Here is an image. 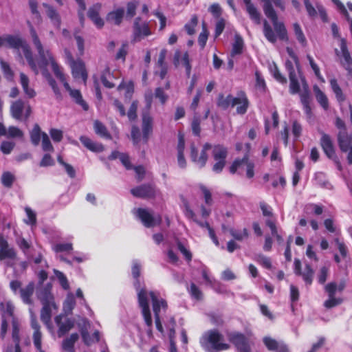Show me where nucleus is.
<instances>
[{
  "label": "nucleus",
  "mask_w": 352,
  "mask_h": 352,
  "mask_svg": "<svg viewBox=\"0 0 352 352\" xmlns=\"http://www.w3.org/2000/svg\"><path fill=\"white\" fill-rule=\"evenodd\" d=\"M132 274L134 278L138 279L140 274V264L138 261H134L132 267ZM136 291L138 292V302L142 309V314L144 317V322L147 327H151L153 320L151 318V311L148 305L150 300L152 301L153 310L155 315V325L157 329L163 332V327L161 323V315L165 312L167 304L162 298H158L156 294L153 292H148L144 287L141 288L138 280L134 283Z\"/></svg>",
  "instance_id": "nucleus-1"
},
{
  "label": "nucleus",
  "mask_w": 352,
  "mask_h": 352,
  "mask_svg": "<svg viewBox=\"0 0 352 352\" xmlns=\"http://www.w3.org/2000/svg\"><path fill=\"white\" fill-rule=\"evenodd\" d=\"M28 25L30 29L32 42L38 54V63H36L38 67V73L39 72V70H41L42 74L47 79L48 83L51 86L55 95L57 96V98H60L61 95L57 84L56 81L51 77L47 69V67L50 64L51 65L52 69H53L52 63L56 62L55 61L50 50L44 49L32 24L30 21H28Z\"/></svg>",
  "instance_id": "nucleus-2"
},
{
  "label": "nucleus",
  "mask_w": 352,
  "mask_h": 352,
  "mask_svg": "<svg viewBox=\"0 0 352 352\" xmlns=\"http://www.w3.org/2000/svg\"><path fill=\"white\" fill-rule=\"evenodd\" d=\"M3 47L16 50L21 48L30 67L35 74H38V67L33 58L31 50L20 36L11 34L3 35Z\"/></svg>",
  "instance_id": "nucleus-3"
},
{
  "label": "nucleus",
  "mask_w": 352,
  "mask_h": 352,
  "mask_svg": "<svg viewBox=\"0 0 352 352\" xmlns=\"http://www.w3.org/2000/svg\"><path fill=\"white\" fill-rule=\"evenodd\" d=\"M201 346L207 351L212 350H227L229 344L224 342L223 336L217 330L212 329L205 332L200 338Z\"/></svg>",
  "instance_id": "nucleus-4"
},
{
  "label": "nucleus",
  "mask_w": 352,
  "mask_h": 352,
  "mask_svg": "<svg viewBox=\"0 0 352 352\" xmlns=\"http://www.w3.org/2000/svg\"><path fill=\"white\" fill-rule=\"evenodd\" d=\"M243 103V106H238L236 107V112L239 114H245L249 106V101L243 91L238 93L236 97L231 95L223 96H219L218 98L217 104L219 107L223 109H228L229 107H234V104Z\"/></svg>",
  "instance_id": "nucleus-5"
},
{
  "label": "nucleus",
  "mask_w": 352,
  "mask_h": 352,
  "mask_svg": "<svg viewBox=\"0 0 352 352\" xmlns=\"http://www.w3.org/2000/svg\"><path fill=\"white\" fill-rule=\"evenodd\" d=\"M53 63V72L57 78L63 82L64 87L69 92V96L75 101V102L82 107L84 110L88 109V104L82 99L80 91L78 89H73L70 87L69 85L66 80L65 76L62 71L61 67L56 63Z\"/></svg>",
  "instance_id": "nucleus-6"
},
{
  "label": "nucleus",
  "mask_w": 352,
  "mask_h": 352,
  "mask_svg": "<svg viewBox=\"0 0 352 352\" xmlns=\"http://www.w3.org/2000/svg\"><path fill=\"white\" fill-rule=\"evenodd\" d=\"M263 4V11L267 18H269L274 25L276 32L279 37L284 39L286 36V30L284 25L278 22L277 14L273 8L271 0H261Z\"/></svg>",
  "instance_id": "nucleus-7"
},
{
  "label": "nucleus",
  "mask_w": 352,
  "mask_h": 352,
  "mask_svg": "<svg viewBox=\"0 0 352 352\" xmlns=\"http://www.w3.org/2000/svg\"><path fill=\"white\" fill-rule=\"evenodd\" d=\"M133 214L142 221L144 226L147 228L156 226L162 221L161 217L159 214H154L147 209H134Z\"/></svg>",
  "instance_id": "nucleus-8"
},
{
  "label": "nucleus",
  "mask_w": 352,
  "mask_h": 352,
  "mask_svg": "<svg viewBox=\"0 0 352 352\" xmlns=\"http://www.w3.org/2000/svg\"><path fill=\"white\" fill-rule=\"evenodd\" d=\"M152 34L148 23L142 21L140 17L135 19L133 25V38L132 41L139 42L144 38Z\"/></svg>",
  "instance_id": "nucleus-9"
},
{
  "label": "nucleus",
  "mask_w": 352,
  "mask_h": 352,
  "mask_svg": "<svg viewBox=\"0 0 352 352\" xmlns=\"http://www.w3.org/2000/svg\"><path fill=\"white\" fill-rule=\"evenodd\" d=\"M212 148V145L206 143L200 151H198L192 144L190 146V159L191 161L199 168L205 166L208 158V151Z\"/></svg>",
  "instance_id": "nucleus-10"
},
{
  "label": "nucleus",
  "mask_w": 352,
  "mask_h": 352,
  "mask_svg": "<svg viewBox=\"0 0 352 352\" xmlns=\"http://www.w3.org/2000/svg\"><path fill=\"white\" fill-rule=\"evenodd\" d=\"M212 148V157L215 161L212 166V170L219 173L226 165V159L228 155V149L223 145H214Z\"/></svg>",
  "instance_id": "nucleus-11"
},
{
  "label": "nucleus",
  "mask_w": 352,
  "mask_h": 352,
  "mask_svg": "<svg viewBox=\"0 0 352 352\" xmlns=\"http://www.w3.org/2000/svg\"><path fill=\"white\" fill-rule=\"evenodd\" d=\"M21 329V323L20 320L17 317H13L11 320V334L14 345L8 346L6 352H21L20 346Z\"/></svg>",
  "instance_id": "nucleus-12"
},
{
  "label": "nucleus",
  "mask_w": 352,
  "mask_h": 352,
  "mask_svg": "<svg viewBox=\"0 0 352 352\" xmlns=\"http://www.w3.org/2000/svg\"><path fill=\"white\" fill-rule=\"evenodd\" d=\"M243 168H245L248 178L251 179L254 176V163L249 160L248 155H245L242 159L235 160L230 167V171L234 174L238 170Z\"/></svg>",
  "instance_id": "nucleus-13"
},
{
  "label": "nucleus",
  "mask_w": 352,
  "mask_h": 352,
  "mask_svg": "<svg viewBox=\"0 0 352 352\" xmlns=\"http://www.w3.org/2000/svg\"><path fill=\"white\" fill-rule=\"evenodd\" d=\"M30 326L33 329L32 340L33 343L38 352H45L42 349V333L41 327L36 320V315L32 309H30Z\"/></svg>",
  "instance_id": "nucleus-14"
},
{
  "label": "nucleus",
  "mask_w": 352,
  "mask_h": 352,
  "mask_svg": "<svg viewBox=\"0 0 352 352\" xmlns=\"http://www.w3.org/2000/svg\"><path fill=\"white\" fill-rule=\"evenodd\" d=\"M340 51L336 49L335 52L338 56L340 57V63L349 72H352V58L348 50L346 41L344 38L340 39Z\"/></svg>",
  "instance_id": "nucleus-15"
},
{
  "label": "nucleus",
  "mask_w": 352,
  "mask_h": 352,
  "mask_svg": "<svg viewBox=\"0 0 352 352\" xmlns=\"http://www.w3.org/2000/svg\"><path fill=\"white\" fill-rule=\"evenodd\" d=\"M228 338L240 352H250V343L243 334L233 332L228 335Z\"/></svg>",
  "instance_id": "nucleus-16"
},
{
  "label": "nucleus",
  "mask_w": 352,
  "mask_h": 352,
  "mask_svg": "<svg viewBox=\"0 0 352 352\" xmlns=\"http://www.w3.org/2000/svg\"><path fill=\"white\" fill-rule=\"evenodd\" d=\"M338 140L340 149L349 153L347 160L349 164H352V137L348 136L344 131H340Z\"/></svg>",
  "instance_id": "nucleus-17"
},
{
  "label": "nucleus",
  "mask_w": 352,
  "mask_h": 352,
  "mask_svg": "<svg viewBox=\"0 0 352 352\" xmlns=\"http://www.w3.org/2000/svg\"><path fill=\"white\" fill-rule=\"evenodd\" d=\"M294 272L298 276H301L308 285L312 283L314 270L309 265H306L303 272L301 271V263L299 259L294 260Z\"/></svg>",
  "instance_id": "nucleus-18"
},
{
  "label": "nucleus",
  "mask_w": 352,
  "mask_h": 352,
  "mask_svg": "<svg viewBox=\"0 0 352 352\" xmlns=\"http://www.w3.org/2000/svg\"><path fill=\"white\" fill-rule=\"evenodd\" d=\"M54 321L58 327V335L59 337L63 336L74 327V322L60 314L55 317Z\"/></svg>",
  "instance_id": "nucleus-19"
},
{
  "label": "nucleus",
  "mask_w": 352,
  "mask_h": 352,
  "mask_svg": "<svg viewBox=\"0 0 352 352\" xmlns=\"http://www.w3.org/2000/svg\"><path fill=\"white\" fill-rule=\"evenodd\" d=\"M69 66L73 77L76 79L82 78L85 83L87 79V73L84 62L80 59H78L76 61L72 62V64Z\"/></svg>",
  "instance_id": "nucleus-20"
},
{
  "label": "nucleus",
  "mask_w": 352,
  "mask_h": 352,
  "mask_svg": "<svg viewBox=\"0 0 352 352\" xmlns=\"http://www.w3.org/2000/svg\"><path fill=\"white\" fill-rule=\"evenodd\" d=\"M16 253L13 248L9 246L6 239L2 234H0V261L6 258L14 259Z\"/></svg>",
  "instance_id": "nucleus-21"
},
{
  "label": "nucleus",
  "mask_w": 352,
  "mask_h": 352,
  "mask_svg": "<svg viewBox=\"0 0 352 352\" xmlns=\"http://www.w3.org/2000/svg\"><path fill=\"white\" fill-rule=\"evenodd\" d=\"M52 285L47 284L46 286H39L36 291L38 298L42 304H56L54 302V296L51 293Z\"/></svg>",
  "instance_id": "nucleus-22"
},
{
  "label": "nucleus",
  "mask_w": 352,
  "mask_h": 352,
  "mask_svg": "<svg viewBox=\"0 0 352 352\" xmlns=\"http://www.w3.org/2000/svg\"><path fill=\"white\" fill-rule=\"evenodd\" d=\"M263 341L265 346L270 351H276L277 352H289L288 347L282 341H277L270 336L264 337Z\"/></svg>",
  "instance_id": "nucleus-23"
},
{
  "label": "nucleus",
  "mask_w": 352,
  "mask_h": 352,
  "mask_svg": "<svg viewBox=\"0 0 352 352\" xmlns=\"http://www.w3.org/2000/svg\"><path fill=\"white\" fill-rule=\"evenodd\" d=\"M131 194L140 198H150L155 195V189L151 185H142L131 190Z\"/></svg>",
  "instance_id": "nucleus-24"
},
{
  "label": "nucleus",
  "mask_w": 352,
  "mask_h": 352,
  "mask_svg": "<svg viewBox=\"0 0 352 352\" xmlns=\"http://www.w3.org/2000/svg\"><path fill=\"white\" fill-rule=\"evenodd\" d=\"M173 62L175 66H177L179 64H182L186 68L187 76H190L191 72V65L190 63L189 56L188 52H185L184 53V54L182 55L180 51H175L174 54Z\"/></svg>",
  "instance_id": "nucleus-25"
},
{
  "label": "nucleus",
  "mask_w": 352,
  "mask_h": 352,
  "mask_svg": "<svg viewBox=\"0 0 352 352\" xmlns=\"http://www.w3.org/2000/svg\"><path fill=\"white\" fill-rule=\"evenodd\" d=\"M320 144L324 152L329 158L334 159L336 157L333 144L329 135L324 133H322Z\"/></svg>",
  "instance_id": "nucleus-26"
},
{
  "label": "nucleus",
  "mask_w": 352,
  "mask_h": 352,
  "mask_svg": "<svg viewBox=\"0 0 352 352\" xmlns=\"http://www.w3.org/2000/svg\"><path fill=\"white\" fill-rule=\"evenodd\" d=\"M43 307L41 311V320L47 327L49 329L52 328L51 316L52 309H56V304H42Z\"/></svg>",
  "instance_id": "nucleus-27"
},
{
  "label": "nucleus",
  "mask_w": 352,
  "mask_h": 352,
  "mask_svg": "<svg viewBox=\"0 0 352 352\" xmlns=\"http://www.w3.org/2000/svg\"><path fill=\"white\" fill-rule=\"evenodd\" d=\"M185 148V141L184 135L179 133L178 135V144L177 146V163L180 168H184L186 166V161L184 158V151Z\"/></svg>",
  "instance_id": "nucleus-28"
},
{
  "label": "nucleus",
  "mask_w": 352,
  "mask_h": 352,
  "mask_svg": "<svg viewBox=\"0 0 352 352\" xmlns=\"http://www.w3.org/2000/svg\"><path fill=\"white\" fill-rule=\"evenodd\" d=\"M34 291V284L33 282L29 283L25 287L19 291L20 298L22 301L27 305H32V296Z\"/></svg>",
  "instance_id": "nucleus-29"
},
{
  "label": "nucleus",
  "mask_w": 352,
  "mask_h": 352,
  "mask_svg": "<svg viewBox=\"0 0 352 352\" xmlns=\"http://www.w3.org/2000/svg\"><path fill=\"white\" fill-rule=\"evenodd\" d=\"M100 8V4H96L91 7L88 11V16L98 28H101L104 25V21L98 14Z\"/></svg>",
  "instance_id": "nucleus-30"
},
{
  "label": "nucleus",
  "mask_w": 352,
  "mask_h": 352,
  "mask_svg": "<svg viewBox=\"0 0 352 352\" xmlns=\"http://www.w3.org/2000/svg\"><path fill=\"white\" fill-rule=\"evenodd\" d=\"M15 307L13 302L10 300H5L0 302V311L2 315V318H5V317L10 316L13 318V317H16L14 315Z\"/></svg>",
  "instance_id": "nucleus-31"
},
{
  "label": "nucleus",
  "mask_w": 352,
  "mask_h": 352,
  "mask_svg": "<svg viewBox=\"0 0 352 352\" xmlns=\"http://www.w3.org/2000/svg\"><path fill=\"white\" fill-rule=\"evenodd\" d=\"M20 83L27 97L32 98L36 96L35 90L29 85L30 80L28 77L23 73L20 74Z\"/></svg>",
  "instance_id": "nucleus-32"
},
{
  "label": "nucleus",
  "mask_w": 352,
  "mask_h": 352,
  "mask_svg": "<svg viewBox=\"0 0 352 352\" xmlns=\"http://www.w3.org/2000/svg\"><path fill=\"white\" fill-rule=\"evenodd\" d=\"M124 10L122 8H117L110 12L107 16V21L115 25H120L122 21Z\"/></svg>",
  "instance_id": "nucleus-33"
},
{
  "label": "nucleus",
  "mask_w": 352,
  "mask_h": 352,
  "mask_svg": "<svg viewBox=\"0 0 352 352\" xmlns=\"http://www.w3.org/2000/svg\"><path fill=\"white\" fill-rule=\"evenodd\" d=\"M80 140L87 149L93 152H102L104 150V146L102 144L93 142L88 137L81 136Z\"/></svg>",
  "instance_id": "nucleus-34"
},
{
  "label": "nucleus",
  "mask_w": 352,
  "mask_h": 352,
  "mask_svg": "<svg viewBox=\"0 0 352 352\" xmlns=\"http://www.w3.org/2000/svg\"><path fill=\"white\" fill-rule=\"evenodd\" d=\"M245 6L250 19L254 23L259 25L261 23V14L257 8L253 3Z\"/></svg>",
  "instance_id": "nucleus-35"
},
{
  "label": "nucleus",
  "mask_w": 352,
  "mask_h": 352,
  "mask_svg": "<svg viewBox=\"0 0 352 352\" xmlns=\"http://www.w3.org/2000/svg\"><path fill=\"white\" fill-rule=\"evenodd\" d=\"M78 338L79 336L78 333H72L69 338H67L63 341V349L67 352H75L74 344Z\"/></svg>",
  "instance_id": "nucleus-36"
},
{
  "label": "nucleus",
  "mask_w": 352,
  "mask_h": 352,
  "mask_svg": "<svg viewBox=\"0 0 352 352\" xmlns=\"http://www.w3.org/2000/svg\"><path fill=\"white\" fill-rule=\"evenodd\" d=\"M24 108L25 104L22 100H19L13 102L10 109L12 117L16 120H20L22 118Z\"/></svg>",
  "instance_id": "nucleus-37"
},
{
  "label": "nucleus",
  "mask_w": 352,
  "mask_h": 352,
  "mask_svg": "<svg viewBox=\"0 0 352 352\" xmlns=\"http://www.w3.org/2000/svg\"><path fill=\"white\" fill-rule=\"evenodd\" d=\"M153 129V118L148 114H144L142 117L143 135L147 139Z\"/></svg>",
  "instance_id": "nucleus-38"
},
{
  "label": "nucleus",
  "mask_w": 352,
  "mask_h": 352,
  "mask_svg": "<svg viewBox=\"0 0 352 352\" xmlns=\"http://www.w3.org/2000/svg\"><path fill=\"white\" fill-rule=\"evenodd\" d=\"M314 91L318 103L324 109H327L329 107V101L326 95L320 89L317 85L314 87Z\"/></svg>",
  "instance_id": "nucleus-39"
},
{
  "label": "nucleus",
  "mask_w": 352,
  "mask_h": 352,
  "mask_svg": "<svg viewBox=\"0 0 352 352\" xmlns=\"http://www.w3.org/2000/svg\"><path fill=\"white\" fill-rule=\"evenodd\" d=\"M330 85H331V87L336 96V98L338 102L340 104L344 102L346 100V97H345L344 94H343L342 90L338 85L337 80L336 79H331L330 80Z\"/></svg>",
  "instance_id": "nucleus-40"
},
{
  "label": "nucleus",
  "mask_w": 352,
  "mask_h": 352,
  "mask_svg": "<svg viewBox=\"0 0 352 352\" xmlns=\"http://www.w3.org/2000/svg\"><path fill=\"white\" fill-rule=\"evenodd\" d=\"M94 128L96 133L102 138L111 139V136L108 132L106 126L100 121L96 120L94 123Z\"/></svg>",
  "instance_id": "nucleus-41"
},
{
  "label": "nucleus",
  "mask_w": 352,
  "mask_h": 352,
  "mask_svg": "<svg viewBox=\"0 0 352 352\" xmlns=\"http://www.w3.org/2000/svg\"><path fill=\"white\" fill-rule=\"evenodd\" d=\"M43 6L46 8V13L48 17L51 19L52 22L54 23V25L56 27H59L60 25V18L58 12L56 10H54L52 6L43 3Z\"/></svg>",
  "instance_id": "nucleus-42"
},
{
  "label": "nucleus",
  "mask_w": 352,
  "mask_h": 352,
  "mask_svg": "<svg viewBox=\"0 0 352 352\" xmlns=\"http://www.w3.org/2000/svg\"><path fill=\"white\" fill-rule=\"evenodd\" d=\"M76 305L75 298L73 294L69 293L63 302V310L66 314L72 312Z\"/></svg>",
  "instance_id": "nucleus-43"
},
{
  "label": "nucleus",
  "mask_w": 352,
  "mask_h": 352,
  "mask_svg": "<svg viewBox=\"0 0 352 352\" xmlns=\"http://www.w3.org/2000/svg\"><path fill=\"white\" fill-rule=\"evenodd\" d=\"M42 133L40 126L36 124L30 131V140L34 146L39 144L41 139L42 140Z\"/></svg>",
  "instance_id": "nucleus-44"
},
{
  "label": "nucleus",
  "mask_w": 352,
  "mask_h": 352,
  "mask_svg": "<svg viewBox=\"0 0 352 352\" xmlns=\"http://www.w3.org/2000/svg\"><path fill=\"white\" fill-rule=\"evenodd\" d=\"M23 132L18 127L11 126L7 129L6 137L8 138H22Z\"/></svg>",
  "instance_id": "nucleus-45"
},
{
  "label": "nucleus",
  "mask_w": 352,
  "mask_h": 352,
  "mask_svg": "<svg viewBox=\"0 0 352 352\" xmlns=\"http://www.w3.org/2000/svg\"><path fill=\"white\" fill-rule=\"evenodd\" d=\"M263 33L270 42L274 43L276 41V36L267 21L263 23Z\"/></svg>",
  "instance_id": "nucleus-46"
},
{
  "label": "nucleus",
  "mask_w": 352,
  "mask_h": 352,
  "mask_svg": "<svg viewBox=\"0 0 352 352\" xmlns=\"http://www.w3.org/2000/svg\"><path fill=\"white\" fill-rule=\"evenodd\" d=\"M243 47V40L239 36L236 35L234 37V42L232 45V54L236 55L239 54L242 52Z\"/></svg>",
  "instance_id": "nucleus-47"
},
{
  "label": "nucleus",
  "mask_w": 352,
  "mask_h": 352,
  "mask_svg": "<svg viewBox=\"0 0 352 352\" xmlns=\"http://www.w3.org/2000/svg\"><path fill=\"white\" fill-rule=\"evenodd\" d=\"M316 184L325 188H331V186L330 183L326 179L325 175L322 173H318L315 175Z\"/></svg>",
  "instance_id": "nucleus-48"
},
{
  "label": "nucleus",
  "mask_w": 352,
  "mask_h": 352,
  "mask_svg": "<svg viewBox=\"0 0 352 352\" xmlns=\"http://www.w3.org/2000/svg\"><path fill=\"white\" fill-rule=\"evenodd\" d=\"M209 32L206 28L205 23H203L202 32L199 34L198 37V43L201 49H204L206 46Z\"/></svg>",
  "instance_id": "nucleus-49"
},
{
  "label": "nucleus",
  "mask_w": 352,
  "mask_h": 352,
  "mask_svg": "<svg viewBox=\"0 0 352 352\" xmlns=\"http://www.w3.org/2000/svg\"><path fill=\"white\" fill-rule=\"evenodd\" d=\"M54 273L56 278H58L59 283L60 284L62 287L64 289H68L69 288V285L67 277L63 274V273L57 270H54Z\"/></svg>",
  "instance_id": "nucleus-50"
},
{
  "label": "nucleus",
  "mask_w": 352,
  "mask_h": 352,
  "mask_svg": "<svg viewBox=\"0 0 352 352\" xmlns=\"http://www.w3.org/2000/svg\"><path fill=\"white\" fill-rule=\"evenodd\" d=\"M42 148L44 151H54V147L51 144L50 140L46 133H42Z\"/></svg>",
  "instance_id": "nucleus-51"
},
{
  "label": "nucleus",
  "mask_w": 352,
  "mask_h": 352,
  "mask_svg": "<svg viewBox=\"0 0 352 352\" xmlns=\"http://www.w3.org/2000/svg\"><path fill=\"white\" fill-rule=\"evenodd\" d=\"M266 225L270 228L272 236L276 237L279 243H281L283 239L282 236L278 234L275 223L271 219H267Z\"/></svg>",
  "instance_id": "nucleus-52"
},
{
  "label": "nucleus",
  "mask_w": 352,
  "mask_h": 352,
  "mask_svg": "<svg viewBox=\"0 0 352 352\" xmlns=\"http://www.w3.org/2000/svg\"><path fill=\"white\" fill-rule=\"evenodd\" d=\"M0 65L5 77L8 80L12 79L13 76V72L8 63L3 61L2 59H0Z\"/></svg>",
  "instance_id": "nucleus-53"
},
{
  "label": "nucleus",
  "mask_w": 352,
  "mask_h": 352,
  "mask_svg": "<svg viewBox=\"0 0 352 352\" xmlns=\"http://www.w3.org/2000/svg\"><path fill=\"white\" fill-rule=\"evenodd\" d=\"M270 71L276 80L281 83L286 82V78L280 73L276 64H273V65L270 66Z\"/></svg>",
  "instance_id": "nucleus-54"
},
{
  "label": "nucleus",
  "mask_w": 352,
  "mask_h": 352,
  "mask_svg": "<svg viewBox=\"0 0 352 352\" xmlns=\"http://www.w3.org/2000/svg\"><path fill=\"white\" fill-rule=\"evenodd\" d=\"M197 16L194 15L192 16L190 23L185 25L184 28L188 34L192 35L195 33V28L197 25Z\"/></svg>",
  "instance_id": "nucleus-55"
},
{
  "label": "nucleus",
  "mask_w": 352,
  "mask_h": 352,
  "mask_svg": "<svg viewBox=\"0 0 352 352\" xmlns=\"http://www.w3.org/2000/svg\"><path fill=\"white\" fill-rule=\"evenodd\" d=\"M188 292L195 299L201 300L202 298V292L195 283L190 284Z\"/></svg>",
  "instance_id": "nucleus-56"
},
{
  "label": "nucleus",
  "mask_w": 352,
  "mask_h": 352,
  "mask_svg": "<svg viewBox=\"0 0 352 352\" xmlns=\"http://www.w3.org/2000/svg\"><path fill=\"white\" fill-rule=\"evenodd\" d=\"M290 80L289 89L293 94L298 93L300 90V85L296 78V75L289 76Z\"/></svg>",
  "instance_id": "nucleus-57"
},
{
  "label": "nucleus",
  "mask_w": 352,
  "mask_h": 352,
  "mask_svg": "<svg viewBox=\"0 0 352 352\" xmlns=\"http://www.w3.org/2000/svg\"><path fill=\"white\" fill-rule=\"evenodd\" d=\"M14 181V175L10 172H5L1 176V182L6 187H10Z\"/></svg>",
  "instance_id": "nucleus-58"
},
{
  "label": "nucleus",
  "mask_w": 352,
  "mask_h": 352,
  "mask_svg": "<svg viewBox=\"0 0 352 352\" xmlns=\"http://www.w3.org/2000/svg\"><path fill=\"white\" fill-rule=\"evenodd\" d=\"M118 90H126V97L130 96L133 91V84L129 81L126 83L122 82L118 87Z\"/></svg>",
  "instance_id": "nucleus-59"
},
{
  "label": "nucleus",
  "mask_w": 352,
  "mask_h": 352,
  "mask_svg": "<svg viewBox=\"0 0 352 352\" xmlns=\"http://www.w3.org/2000/svg\"><path fill=\"white\" fill-rule=\"evenodd\" d=\"M294 30L298 41L302 45H305L306 43V38L300 25L298 23L294 24Z\"/></svg>",
  "instance_id": "nucleus-60"
},
{
  "label": "nucleus",
  "mask_w": 352,
  "mask_h": 352,
  "mask_svg": "<svg viewBox=\"0 0 352 352\" xmlns=\"http://www.w3.org/2000/svg\"><path fill=\"white\" fill-rule=\"evenodd\" d=\"M15 144L10 141H3L1 145V151L3 153L8 155L13 150Z\"/></svg>",
  "instance_id": "nucleus-61"
},
{
  "label": "nucleus",
  "mask_w": 352,
  "mask_h": 352,
  "mask_svg": "<svg viewBox=\"0 0 352 352\" xmlns=\"http://www.w3.org/2000/svg\"><path fill=\"white\" fill-rule=\"evenodd\" d=\"M230 234L235 239L239 241L243 240L248 236V232L246 228H243L241 231L232 230Z\"/></svg>",
  "instance_id": "nucleus-62"
},
{
  "label": "nucleus",
  "mask_w": 352,
  "mask_h": 352,
  "mask_svg": "<svg viewBox=\"0 0 352 352\" xmlns=\"http://www.w3.org/2000/svg\"><path fill=\"white\" fill-rule=\"evenodd\" d=\"M256 76V87L261 91H264L265 90V82L263 78L261 76V74L256 71L255 72Z\"/></svg>",
  "instance_id": "nucleus-63"
},
{
  "label": "nucleus",
  "mask_w": 352,
  "mask_h": 352,
  "mask_svg": "<svg viewBox=\"0 0 352 352\" xmlns=\"http://www.w3.org/2000/svg\"><path fill=\"white\" fill-rule=\"evenodd\" d=\"M256 261L262 266L267 269H271L272 268V263L270 258L263 256V255H258Z\"/></svg>",
  "instance_id": "nucleus-64"
}]
</instances>
